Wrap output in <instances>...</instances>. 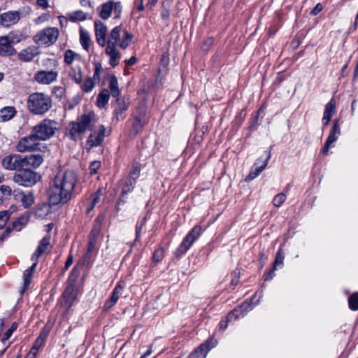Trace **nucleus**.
Returning <instances> with one entry per match:
<instances>
[{"instance_id": "nucleus-35", "label": "nucleus", "mask_w": 358, "mask_h": 358, "mask_svg": "<svg viewBox=\"0 0 358 358\" xmlns=\"http://www.w3.org/2000/svg\"><path fill=\"white\" fill-rule=\"evenodd\" d=\"M285 254L283 250L280 248L276 252L275 260L273 266L277 268L278 267L282 268L284 265Z\"/></svg>"}, {"instance_id": "nucleus-60", "label": "nucleus", "mask_w": 358, "mask_h": 358, "mask_svg": "<svg viewBox=\"0 0 358 358\" xmlns=\"http://www.w3.org/2000/svg\"><path fill=\"white\" fill-rule=\"evenodd\" d=\"M101 66L100 64H96L95 66L93 78L92 80H99V73L101 71Z\"/></svg>"}, {"instance_id": "nucleus-63", "label": "nucleus", "mask_w": 358, "mask_h": 358, "mask_svg": "<svg viewBox=\"0 0 358 358\" xmlns=\"http://www.w3.org/2000/svg\"><path fill=\"white\" fill-rule=\"evenodd\" d=\"M49 334V330L44 328L40 333L39 336L37 338L44 342L45 339Z\"/></svg>"}, {"instance_id": "nucleus-52", "label": "nucleus", "mask_w": 358, "mask_h": 358, "mask_svg": "<svg viewBox=\"0 0 358 358\" xmlns=\"http://www.w3.org/2000/svg\"><path fill=\"white\" fill-rule=\"evenodd\" d=\"M164 258V249L162 248H159L153 253L152 259L154 262H159L162 260Z\"/></svg>"}, {"instance_id": "nucleus-45", "label": "nucleus", "mask_w": 358, "mask_h": 358, "mask_svg": "<svg viewBox=\"0 0 358 358\" xmlns=\"http://www.w3.org/2000/svg\"><path fill=\"white\" fill-rule=\"evenodd\" d=\"M79 275V271L76 268H73L68 278V285H71L74 287V284L76 282Z\"/></svg>"}, {"instance_id": "nucleus-13", "label": "nucleus", "mask_w": 358, "mask_h": 358, "mask_svg": "<svg viewBox=\"0 0 358 358\" xmlns=\"http://www.w3.org/2000/svg\"><path fill=\"white\" fill-rule=\"evenodd\" d=\"M341 134V127L339 124V120L336 119L334 121L333 127L331 129L327 139L322 149V153L327 155L329 148L331 145L338 139V136Z\"/></svg>"}, {"instance_id": "nucleus-18", "label": "nucleus", "mask_w": 358, "mask_h": 358, "mask_svg": "<svg viewBox=\"0 0 358 358\" xmlns=\"http://www.w3.org/2000/svg\"><path fill=\"white\" fill-rule=\"evenodd\" d=\"M20 19V13L17 10H10L0 15V23L6 27L17 24Z\"/></svg>"}, {"instance_id": "nucleus-57", "label": "nucleus", "mask_w": 358, "mask_h": 358, "mask_svg": "<svg viewBox=\"0 0 358 358\" xmlns=\"http://www.w3.org/2000/svg\"><path fill=\"white\" fill-rule=\"evenodd\" d=\"M277 268L273 266L271 269H270L267 273H266L264 275V279L265 281L271 280L275 276V271Z\"/></svg>"}, {"instance_id": "nucleus-36", "label": "nucleus", "mask_w": 358, "mask_h": 358, "mask_svg": "<svg viewBox=\"0 0 358 358\" xmlns=\"http://www.w3.org/2000/svg\"><path fill=\"white\" fill-rule=\"evenodd\" d=\"M87 19V13L83 10H76L69 14V20L72 22L83 21Z\"/></svg>"}, {"instance_id": "nucleus-14", "label": "nucleus", "mask_w": 358, "mask_h": 358, "mask_svg": "<svg viewBox=\"0 0 358 358\" xmlns=\"http://www.w3.org/2000/svg\"><path fill=\"white\" fill-rule=\"evenodd\" d=\"M217 344V340L210 338L205 343L201 344L198 348L192 352L188 357L189 358H205L208 352Z\"/></svg>"}, {"instance_id": "nucleus-26", "label": "nucleus", "mask_w": 358, "mask_h": 358, "mask_svg": "<svg viewBox=\"0 0 358 358\" xmlns=\"http://www.w3.org/2000/svg\"><path fill=\"white\" fill-rule=\"evenodd\" d=\"M50 245V235H47L44 236L34 252L32 255L31 259L36 260L38 259L48 249V246Z\"/></svg>"}, {"instance_id": "nucleus-27", "label": "nucleus", "mask_w": 358, "mask_h": 358, "mask_svg": "<svg viewBox=\"0 0 358 358\" xmlns=\"http://www.w3.org/2000/svg\"><path fill=\"white\" fill-rule=\"evenodd\" d=\"M266 157L264 160L263 161V164L257 167H254V169L250 172V173L246 176L245 181H251L256 178L266 167L268 165V162L271 158L270 152H265Z\"/></svg>"}, {"instance_id": "nucleus-37", "label": "nucleus", "mask_w": 358, "mask_h": 358, "mask_svg": "<svg viewBox=\"0 0 358 358\" xmlns=\"http://www.w3.org/2000/svg\"><path fill=\"white\" fill-rule=\"evenodd\" d=\"M80 42L82 47L85 50H88L90 47V37L87 32L83 30L80 31Z\"/></svg>"}, {"instance_id": "nucleus-20", "label": "nucleus", "mask_w": 358, "mask_h": 358, "mask_svg": "<svg viewBox=\"0 0 358 358\" xmlns=\"http://www.w3.org/2000/svg\"><path fill=\"white\" fill-rule=\"evenodd\" d=\"M124 288V285H123V282H118L113 289L110 297L105 302L103 305L104 310H109L117 303L120 296L122 294Z\"/></svg>"}, {"instance_id": "nucleus-55", "label": "nucleus", "mask_w": 358, "mask_h": 358, "mask_svg": "<svg viewBox=\"0 0 358 358\" xmlns=\"http://www.w3.org/2000/svg\"><path fill=\"white\" fill-rule=\"evenodd\" d=\"M258 119H259V111L257 114L252 117L250 122V129L254 130L257 128L258 125Z\"/></svg>"}, {"instance_id": "nucleus-12", "label": "nucleus", "mask_w": 358, "mask_h": 358, "mask_svg": "<svg viewBox=\"0 0 358 358\" xmlns=\"http://www.w3.org/2000/svg\"><path fill=\"white\" fill-rule=\"evenodd\" d=\"M37 141H39L38 139L36 138L31 131L29 136L22 138L19 141L16 145V149L20 152L36 150L39 149V143Z\"/></svg>"}, {"instance_id": "nucleus-44", "label": "nucleus", "mask_w": 358, "mask_h": 358, "mask_svg": "<svg viewBox=\"0 0 358 358\" xmlns=\"http://www.w3.org/2000/svg\"><path fill=\"white\" fill-rule=\"evenodd\" d=\"M11 212L10 210H2L0 211V229H2L8 220Z\"/></svg>"}, {"instance_id": "nucleus-11", "label": "nucleus", "mask_w": 358, "mask_h": 358, "mask_svg": "<svg viewBox=\"0 0 358 358\" xmlns=\"http://www.w3.org/2000/svg\"><path fill=\"white\" fill-rule=\"evenodd\" d=\"M1 166L8 171H21L24 169L22 155L19 154H9L1 160Z\"/></svg>"}, {"instance_id": "nucleus-46", "label": "nucleus", "mask_w": 358, "mask_h": 358, "mask_svg": "<svg viewBox=\"0 0 358 358\" xmlns=\"http://www.w3.org/2000/svg\"><path fill=\"white\" fill-rule=\"evenodd\" d=\"M286 200V195L285 193H279L275 195L273 199V203L275 207H280Z\"/></svg>"}, {"instance_id": "nucleus-58", "label": "nucleus", "mask_w": 358, "mask_h": 358, "mask_svg": "<svg viewBox=\"0 0 358 358\" xmlns=\"http://www.w3.org/2000/svg\"><path fill=\"white\" fill-rule=\"evenodd\" d=\"M127 202V194H123L121 192L120 197L118 198V200L117 201V210H119V206L121 204H124Z\"/></svg>"}, {"instance_id": "nucleus-19", "label": "nucleus", "mask_w": 358, "mask_h": 358, "mask_svg": "<svg viewBox=\"0 0 358 358\" xmlns=\"http://www.w3.org/2000/svg\"><path fill=\"white\" fill-rule=\"evenodd\" d=\"M95 35L97 43L103 47L106 44L107 27L99 20L94 21Z\"/></svg>"}, {"instance_id": "nucleus-22", "label": "nucleus", "mask_w": 358, "mask_h": 358, "mask_svg": "<svg viewBox=\"0 0 358 358\" xmlns=\"http://www.w3.org/2000/svg\"><path fill=\"white\" fill-rule=\"evenodd\" d=\"M62 297L64 300L62 304L65 307L69 308L73 305L77 297V292L75 289V287L68 285L63 292Z\"/></svg>"}, {"instance_id": "nucleus-2", "label": "nucleus", "mask_w": 358, "mask_h": 358, "mask_svg": "<svg viewBox=\"0 0 358 358\" xmlns=\"http://www.w3.org/2000/svg\"><path fill=\"white\" fill-rule=\"evenodd\" d=\"M52 106V98L43 92H34L29 95L27 107L31 113L43 115Z\"/></svg>"}, {"instance_id": "nucleus-62", "label": "nucleus", "mask_w": 358, "mask_h": 358, "mask_svg": "<svg viewBox=\"0 0 358 358\" xmlns=\"http://www.w3.org/2000/svg\"><path fill=\"white\" fill-rule=\"evenodd\" d=\"M161 16L163 20H169V16H170L169 10L168 8L163 7L162 12H161Z\"/></svg>"}, {"instance_id": "nucleus-1", "label": "nucleus", "mask_w": 358, "mask_h": 358, "mask_svg": "<svg viewBox=\"0 0 358 358\" xmlns=\"http://www.w3.org/2000/svg\"><path fill=\"white\" fill-rule=\"evenodd\" d=\"M77 182V176L73 171H66L62 175H57L49 191V201L52 205L64 204L72 196Z\"/></svg>"}, {"instance_id": "nucleus-34", "label": "nucleus", "mask_w": 358, "mask_h": 358, "mask_svg": "<svg viewBox=\"0 0 358 358\" xmlns=\"http://www.w3.org/2000/svg\"><path fill=\"white\" fill-rule=\"evenodd\" d=\"M136 183L134 180L126 178L122 182L121 192L127 195L134 190Z\"/></svg>"}, {"instance_id": "nucleus-42", "label": "nucleus", "mask_w": 358, "mask_h": 358, "mask_svg": "<svg viewBox=\"0 0 358 358\" xmlns=\"http://www.w3.org/2000/svg\"><path fill=\"white\" fill-rule=\"evenodd\" d=\"M94 87V81L92 78H87L85 80L83 84L81 85L83 91L86 93L90 92Z\"/></svg>"}, {"instance_id": "nucleus-51", "label": "nucleus", "mask_w": 358, "mask_h": 358, "mask_svg": "<svg viewBox=\"0 0 358 358\" xmlns=\"http://www.w3.org/2000/svg\"><path fill=\"white\" fill-rule=\"evenodd\" d=\"M101 167V162L99 161H93L90 163L89 169H90V174L91 176L94 175L97 173L98 170Z\"/></svg>"}, {"instance_id": "nucleus-16", "label": "nucleus", "mask_w": 358, "mask_h": 358, "mask_svg": "<svg viewBox=\"0 0 358 358\" xmlns=\"http://www.w3.org/2000/svg\"><path fill=\"white\" fill-rule=\"evenodd\" d=\"M105 133V127L103 125H99L98 130H95L91 132L87 140V145L90 146V148H94L100 145L106 136Z\"/></svg>"}, {"instance_id": "nucleus-41", "label": "nucleus", "mask_w": 358, "mask_h": 358, "mask_svg": "<svg viewBox=\"0 0 358 358\" xmlns=\"http://www.w3.org/2000/svg\"><path fill=\"white\" fill-rule=\"evenodd\" d=\"M349 308L352 310H358V292H355L348 298Z\"/></svg>"}, {"instance_id": "nucleus-25", "label": "nucleus", "mask_w": 358, "mask_h": 358, "mask_svg": "<svg viewBox=\"0 0 358 358\" xmlns=\"http://www.w3.org/2000/svg\"><path fill=\"white\" fill-rule=\"evenodd\" d=\"M15 50L8 36L0 37V55L10 56L14 55Z\"/></svg>"}, {"instance_id": "nucleus-8", "label": "nucleus", "mask_w": 358, "mask_h": 358, "mask_svg": "<svg viewBox=\"0 0 358 358\" xmlns=\"http://www.w3.org/2000/svg\"><path fill=\"white\" fill-rule=\"evenodd\" d=\"M40 176L29 169H22L15 173L13 176V181L19 185L24 187H31L39 180Z\"/></svg>"}, {"instance_id": "nucleus-31", "label": "nucleus", "mask_w": 358, "mask_h": 358, "mask_svg": "<svg viewBox=\"0 0 358 358\" xmlns=\"http://www.w3.org/2000/svg\"><path fill=\"white\" fill-rule=\"evenodd\" d=\"M109 89L110 94L114 98H119L120 95V91L118 87L117 79L115 76H112L109 81Z\"/></svg>"}, {"instance_id": "nucleus-28", "label": "nucleus", "mask_w": 358, "mask_h": 358, "mask_svg": "<svg viewBox=\"0 0 358 358\" xmlns=\"http://www.w3.org/2000/svg\"><path fill=\"white\" fill-rule=\"evenodd\" d=\"M195 242L194 240L192 239L187 234L183 238L182 243L178 246L175 252V255L177 257H180L191 248L193 243Z\"/></svg>"}, {"instance_id": "nucleus-59", "label": "nucleus", "mask_w": 358, "mask_h": 358, "mask_svg": "<svg viewBox=\"0 0 358 358\" xmlns=\"http://www.w3.org/2000/svg\"><path fill=\"white\" fill-rule=\"evenodd\" d=\"M322 5L320 3H318L311 10L310 14L313 16L317 15L319 13H320L322 10Z\"/></svg>"}, {"instance_id": "nucleus-7", "label": "nucleus", "mask_w": 358, "mask_h": 358, "mask_svg": "<svg viewBox=\"0 0 358 358\" xmlns=\"http://www.w3.org/2000/svg\"><path fill=\"white\" fill-rule=\"evenodd\" d=\"M58 36L59 29L57 28L46 27L34 35L33 41L39 46L49 47L57 41Z\"/></svg>"}, {"instance_id": "nucleus-40", "label": "nucleus", "mask_w": 358, "mask_h": 358, "mask_svg": "<svg viewBox=\"0 0 358 358\" xmlns=\"http://www.w3.org/2000/svg\"><path fill=\"white\" fill-rule=\"evenodd\" d=\"M140 165L138 164H134L129 172V175L127 178L134 180L135 182H136V180L140 176Z\"/></svg>"}, {"instance_id": "nucleus-47", "label": "nucleus", "mask_w": 358, "mask_h": 358, "mask_svg": "<svg viewBox=\"0 0 358 358\" xmlns=\"http://www.w3.org/2000/svg\"><path fill=\"white\" fill-rule=\"evenodd\" d=\"M0 194L4 199H8L12 194V189L8 185H2L0 186Z\"/></svg>"}, {"instance_id": "nucleus-10", "label": "nucleus", "mask_w": 358, "mask_h": 358, "mask_svg": "<svg viewBox=\"0 0 358 358\" xmlns=\"http://www.w3.org/2000/svg\"><path fill=\"white\" fill-rule=\"evenodd\" d=\"M253 308V306L248 302H244L241 306L235 308L233 310L228 313L226 320H221L220 322V329L222 331L225 330L228 326V322L243 317L247 313Z\"/></svg>"}, {"instance_id": "nucleus-4", "label": "nucleus", "mask_w": 358, "mask_h": 358, "mask_svg": "<svg viewBox=\"0 0 358 358\" xmlns=\"http://www.w3.org/2000/svg\"><path fill=\"white\" fill-rule=\"evenodd\" d=\"M127 123L131 124L130 136L136 137L148 123L146 107L143 104L136 107L131 118L127 121Z\"/></svg>"}, {"instance_id": "nucleus-5", "label": "nucleus", "mask_w": 358, "mask_h": 358, "mask_svg": "<svg viewBox=\"0 0 358 358\" xmlns=\"http://www.w3.org/2000/svg\"><path fill=\"white\" fill-rule=\"evenodd\" d=\"M133 35L126 30H122L121 26L114 27L108 38L106 45H116L122 49H126L131 43Z\"/></svg>"}, {"instance_id": "nucleus-56", "label": "nucleus", "mask_w": 358, "mask_h": 358, "mask_svg": "<svg viewBox=\"0 0 358 358\" xmlns=\"http://www.w3.org/2000/svg\"><path fill=\"white\" fill-rule=\"evenodd\" d=\"M143 223H141L139 225H137L136 227V238L134 240V243H131V246L134 245V243L139 241L141 237V233L143 229Z\"/></svg>"}, {"instance_id": "nucleus-48", "label": "nucleus", "mask_w": 358, "mask_h": 358, "mask_svg": "<svg viewBox=\"0 0 358 358\" xmlns=\"http://www.w3.org/2000/svg\"><path fill=\"white\" fill-rule=\"evenodd\" d=\"M33 277V274L28 271L27 270H25L23 273V287L24 289H26L29 286L31 279Z\"/></svg>"}, {"instance_id": "nucleus-21", "label": "nucleus", "mask_w": 358, "mask_h": 358, "mask_svg": "<svg viewBox=\"0 0 358 358\" xmlns=\"http://www.w3.org/2000/svg\"><path fill=\"white\" fill-rule=\"evenodd\" d=\"M24 169H37L43 162V157L40 154H31L22 156Z\"/></svg>"}, {"instance_id": "nucleus-64", "label": "nucleus", "mask_w": 358, "mask_h": 358, "mask_svg": "<svg viewBox=\"0 0 358 358\" xmlns=\"http://www.w3.org/2000/svg\"><path fill=\"white\" fill-rule=\"evenodd\" d=\"M96 241L94 240V238H90L87 247V253L92 252L94 249Z\"/></svg>"}, {"instance_id": "nucleus-6", "label": "nucleus", "mask_w": 358, "mask_h": 358, "mask_svg": "<svg viewBox=\"0 0 358 358\" xmlns=\"http://www.w3.org/2000/svg\"><path fill=\"white\" fill-rule=\"evenodd\" d=\"M57 130V122L45 118L32 127L31 131L38 141H47L51 138Z\"/></svg>"}, {"instance_id": "nucleus-38", "label": "nucleus", "mask_w": 358, "mask_h": 358, "mask_svg": "<svg viewBox=\"0 0 358 358\" xmlns=\"http://www.w3.org/2000/svg\"><path fill=\"white\" fill-rule=\"evenodd\" d=\"M203 233V229L201 225H195L187 235L195 241L201 236Z\"/></svg>"}, {"instance_id": "nucleus-30", "label": "nucleus", "mask_w": 358, "mask_h": 358, "mask_svg": "<svg viewBox=\"0 0 358 358\" xmlns=\"http://www.w3.org/2000/svg\"><path fill=\"white\" fill-rule=\"evenodd\" d=\"M17 113L14 106H6L0 109V122H4L13 119Z\"/></svg>"}, {"instance_id": "nucleus-23", "label": "nucleus", "mask_w": 358, "mask_h": 358, "mask_svg": "<svg viewBox=\"0 0 358 358\" xmlns=\"http://www.w3.org/2000/svg\"><path fill=\"white\" fill-rule=\"evenodd\" d=\"M106 54L109 57V64L111 66L115 67L119 64L121 57L120 52L117 50L116 45H106Z\"/></svg>"}, {"instance_id": "nucleus-29", "label": "nucleus", "mask_w": 358, "mask_h": 358, "mask_svg": "<svg viewBox=\"0 0 358 358\" xmlns=\"http://www.w3.org/2000/svg\"><path fill=\"white\" fill-rule=\"evenodd\" d=\"M116 107L114 113L117 121L123 120V113L127 110L129 103H126L124 99L116 98Z\"/></svg>"}, {"instance_id": "nucleus-54", "label": "nucleus", "mask_w": 358, "mask_h": 358, "mask_svg": "<svg viewBox=\"0 0 358 358\" xmlns=\"http://www.w3.org/2000/svg\"><path fill=\"white\" fill-rule=\"evenodd\" d=\"M52 94L58 98H62L64 94V90L62 87L55 86L52 89Z\"/></svg>"}, {"instance_id": "nucleus-24", "label": "nucleus", "mask_w": 358, "mask_h": 358, "mask_svg": "<svg viewBox=\"0 0 358 358\" xmlns=\"http://www.w3.org/2000/svg\"><path fill=\"white\" fill-rule=\"evenodd\" d=\"M336 100L332 98L325 106L322 122L324 127H327L336 112Z\"/></svg>"}, {"instance_id": "nucleus-32", "label": "nucleus", "mask_w": 358, "mask_h": 358, "mask_svg": "<svg viewBox=\"0 0 358 358\" xmlns=\"http://www.w3.org/2000/svg\"><path fill=\"white\" fill-rule=\"evenodd\" d=\"M69 77L75 81L77 84H81L82 82V71L80 66H71L69 73Z\"/></svg>"}, {"instance_id": "nucleus-17", "label": "nucleus", "mask_w": 358, "mask_h": 358, "mask_svg": "<svg viewBox=\"0 0 358 358\" xmlns=\"http://www.w3.org/2000/svg\"><path fill=\"white\" fill-rule=\"evenodd\" d=\"M40 53L41 52L38 47L30 45L21 50L17 53V57L22 62H30Z\"/></svg>"}, {"instance_id": "nucleus-33", "label": "nucleus", "mask_w": 358, "mask_h": 358, "mask_svg": "<svg viewBox=\"0 0 358 358\" xmlns=\"http://www.w3.org/2000/svg\"><path fill=\"white\" fill-rule=\"evenodd\" d=\"M110 92L108 90H102L97 96V106L99 108H103L108 102Z\"/></svg>"}, {"instance_id": "nucleus-39", "label": "nucleus", "mask_w": 358, "mask_h": 358, "mask_svg": "<svg viewBox=\"0 0 358 358\" xmlns=\"http://www.w3.org/2000/svg\"><path fill=\"white\" fill-rule=\"evenodd\" d=\"M17 324L16 322H13L10 328L5 332V334L3 335V337L1 338V343L3 345L6 344V342L8 341V339L12 336L13 333L17 329Z\"/></svg>"}, {"instance_id": "nucleus-53", "label": "nucleus", "mask_w": 358, "mask_h": 358, "mask_svg": "<svg viewBox=\"0 0 358 358\" xmlns=\"http://www.w3.org/2000/svg\"><path fill=\"white\" fill-rule=\"evenodd\" d=\"M27 222V218L26 217H20L13 222V228L17 231H20L22 228V226Z\"/></svg>"}, {"instance_id": "nucleus-15", "label": "nucleus", "mask_w": 358, "mask_h": 358, "mask_svg": "<svg viewBox=\"0 0 358 358\" xmlns=\"http://www.w3.org/2000/svg\"><path fill=\"white\" fill-rule=\"evenodd\" d=\"M58 77L57 71H37L34 76V80L41 85H50L56 81Z\"/></svg>"}, {"instance_id": "nucleus-3", "label": "nucleus", "mask_w": 358, "mask_h": 358, "mask_svg": "<svg viewBox=\"0 0 358 358\" xmlns=\"http://www.w3.org/2000/svg\"><path fill=\"white\" fill-rule=\"evenodd\" d=\"M94 116L93 113L83 114L78 117L76 121L71 122L69 125L70 138L75 141L81 139L87 130H92V122Z\"/></svg>"}, {"instance_id": "nucleus-9", "label": "nucleus", "mask_w": 358, "mask_h": 358, "mask_svg": "<svg viewBox=\"0 0 358 358\" xmlns=\"http://www.w3.org/2000/svg\"><path fill=\"white\" fill-rule=\"evenodd\" d=\"M122 10V6L120 2H114L113 1H108L101 5L100 7L96 8L99 15L103 20H108L113 11L115 18H120Z\"/></svg>"}, {"instance_id": "nucleus-61", "label": "nucleus", "mask_w": 358, "mask_h": 358, "mask_svg": "<svg viewBox=\"0 0 358 358\" xmlns=\"http://www.w3.org/2000/svg\"><path fill=\"white\" fill-rule=\"evenodd\" d=\"M43 344V341L37 338L31 350H35V352L38 353L39 348L42 346Z\"/></svg>"}, {"instance_id": "nucleus-50", "label": "nucleus", "mask_w": 358, "mask_h": 358, "mask_svg": "<svg viewBox=\"0 0 358 358\" xmlns=\"http://www.w3.org/2000/svg\"><path fill=\"white\" fill-rule=\"evenodd\" d=\"M103 195V188H99L96 192L92 194L91 203L96 205L101 200V197Z\"/></svg>"}, {"instance_id": "nucleus-43", "label": "nucleus", "mask_w": 358, "mask_h": 358, "mask_svg": "<svg viewBox=\"0 0 358 358\" xmlns=\"http://www.w3.org/2000/svg\"><path fill=\"white\" fill-rule=\"evenodd\" d=\"M21 202L24 208L30 207L34 203V196L31 194H22Z\"/></svg>"}, {"instance_id": "nucleus-49", "label": "nucleus", "mask_w": 358, "mask_h": 358, "mask_svg": "<svg viewBox=\"0 0 358 358\" xmlns=\"http://www.w3.org/2000/svg\"><path fill=\"white\" fill-rule=\"evenodd\" d=\"M77 55H78L71 50H67L64 53V62L67 64H72L75 57Z\"/></svg>"}]
</instances>
